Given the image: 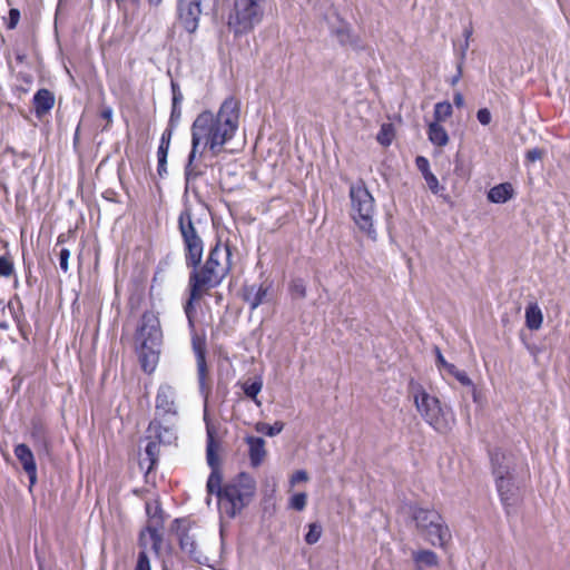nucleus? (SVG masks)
Here are the masks:
<instances>
[{
    "instance_id": "obj_46",
    "label": "nucleus",
    "mask_w": 570,
    "mask_h": 570,
    "mask_svg": "<svg viewBox=\"0 0 570 570\" xmlns=\"http://www.w3.org/2000/svg\"><path fill=\"white\" fill-rule=\"evenodd\" d=\"M170 89H171V96H173L171 102L181 104L184 100V96H183V92L180 90L178 82L171 80Z\"/></svg>"
},
{
    "instance_id": "obj_11",
    "label": "nucleus",
    "mask_w": 570,
    "mask_h": 570,
    "mask_svg": "<svg viewBox=\"0 0 570 570\" xmlns=\"http://www.w3.org/2000/svg\"><path fill=\"white\" fill-rule=\"evenodd\" d=\"M155 407L157 417L170 420L171 417L177 416V393L171 385L167 383L159 385L156 394Z\"/></svg>"
},
{
    "instance_id": "obj_50",
    "label": "nucleus",
    "mask_w": 570,
    "mask_h": 570,
    "mask_svg": "<svg viewBox=\"0 0 570 570\" xmlns=\"http://www.w3.org/2000/svg\"><path fill=\"white\" fill-rule=\"evenodd\" d=\"M544 151L540 148H532L525 153V163H534L540 160L543 156Z\"/></svg>"
},
{
    "instance_id": "obj_7",
    "label": "nucleus",
    "mask_w": 570,
    "mask_h": 570,
    "mask_svg": "<svg viewBox=\"0 0 570 570\" xmlns=\"http://www.w3.org/2000/svg\"><path fill=\"white\" fill-rule=\"evenodd\" d=\"M267 0H235L228 17V28L235 36L252 31L262 22Z\"/></svg>"
},
{
    "instance_id": "obj_29",
    "label": "nucleus",
    "mask_w": 570,
    "mask_h": 570,
    "mask_svg": "<svg viewBox=\"0 0 570 570\" xmlns=\"http://www.w3.org/2000/svg\"><path fill=\"white\" fill-rule=\"evenodd\" d=\"M412 559L415 564L426 566V567H436L439 564V558L436 553L432 550H417L413 551Z\"/></svg>"
},
{
    "instance_id": "obj_24",
    "label": "nucleus",
    "mask_w": 570,
    "mask_h": 570,
    "mask_svg": "<svg viewBox=\"0 0 570 570\" xmlns=\"http://www.w3.org/2000/svg\"><path fill=\"white\" fill-rule=\"evenodd\" d=\"M513 187L510 183H501L488 191V200L493 204H504L513 197Z\"/></svg>"
},
{
    "instance_id": "obj_38",
    "label": "nucleus",
    "mask_w": 570,
    "mask_h": 570,
    "mask_svg": "<svg viewBox=\"0 0 570 570\" xmlns=\"http://www.w3.org/2000/svg\"><path fill=\"white\" fill-rule=\"evenodd\" d=\"M188 293H189V297L184 305V312H185L186 316L196 314L195 302L200 299L203 297V295L205 294L199 291L197 293H194V288H188Z\"/></svg>"
},
{
    "instance_id": "obj_45",
    "label": "nucleus",
    "mask_w": 570,
    "mask_h": 570,
    "mask_svg": "<svg viewBox=\"0 0 570 570\" xmlns=\"http://www.w3.org/2000/svg\"><path fill=\"white\" fill-rule=\"evenodd\" d=\"M415 165H416L417 169L421 171V174L423 175V177H425V175H429L432 173L430 169V163H429L428 158H425L424 156H417L415 158Z\"/></svg>"
},
{
    "instance_id": "obj_62",
    "label": "nucleus",
    "mask_w": 570,
    "mask_h": 570,
    "mask_svg": "<svg viewBox=\"0 0 570 570\" xmlns=\"http://www.w3.org/2000/svg\"><path fill=\"white\" fill-rule=\"evenodd\" d=\"M17 60H18L19 62H22L23 57H22L21 55H17Z\"/></svg>"
},
{
    "instance_id": "obj_55",
    "label": "nucleus",
    "mask_w": 570,
    "mask_h": 570,
    "mask_svg": "<svg viewBox=\"0 0 570 570\" xmlns=\"http://www.w3.org/2000/svg\"><path fill=\"white\" fill-rule=\"evenodd\" d=\"M462 75H463V65H461L460 62H456V73L450 79L449 83L452 87H454L462 78Z\"/></svg>"
},
{
    "instance_id": "obj_22",
    "label": "nucleus",
    "mask_w": 570,
    "mask_h": 570,
    "mask_svg": "<svg viewBox=\"0 0 570 570\" xmlns=\"http://www.w3.org/2000/svg\"><path fill=\"white\" fill-rule=\"evenodd\" d=\"M14 454L27 472L30 482V489L36 483V466L33 464V454L26 444H18Z\"/></svg>"
},
{
    "instance_id": "obj_52",
    "label": "nucleus",
    "mask_w": 570,
    "mask_h": 570,
    "mask_svg": "<svg viewBox=\"0 0 570 570\" xmlns=\"http://www.w3.org/2000/svg\"><path fill=\"white\" fill-rule=\"evenodd\" d=\"M146 512L154 520L156 518H159V523L160 524L163 523V519H161L163 510H161V508L158 504H156L155 508H154V511H151L150 503H146Z\"/></svg>"
},
{
    "instance_id": "obj_61",
    "label": "nucleus",
    "mask_w": 570,
    "mask_h": 570,
    "mask_svg": "<svg viewBox=\"0 0 570 570\" xmlns=\"http://www.w3.org/2000/svg\"><path fill=\"white\" fill-rule=\"evenodd\" d=\"M148 2L150 4L158 6L161 2V0H148Z\"/></svg>"
},
{
    "instance_id": "obj_34",
    "label": "nucleus",
    "mask_w": 570,
    "mask_h": 570,
    "mask_svg": "<svg viewBox=\"0 0 570 570\" xmlns=\"http://www.w3.org/2000/svg\"><path fill=\"white\" fill-rule=\"evenodd\" d=\"M146 531L149 534L150 541H151V550L153 552L159 557L161 551V544H163V535L158 531L157 525L148 524L146 527Z\"/></svg>"
},
{
    "instance_id": "obj_64",
    "label": "nucleus",
    "mask_w": 570,
    "mask_h": 570,
    "mask_svg": "<svg viewBox=\"0 0 570 570\" xmlns=\"http://www.w3.org/2000/svg\"><path fill=\"white\" fill-rule=\"evenodd\" d=\"M163 570H167V568H166V567H164V569H163Z\"/></svg>"
},
{
    "instance_id": "obj_23",
    "label": "nucleus",
    "mask_w": 570,
    "mask_h": 570,
    "mask_svg": "<svg viewBox=\"0 0 570 570\" xmlns=\"http://www.w3.org/2000/svg\"><path fill=\"white\" fill-rule=\"evenodd\" d=\"M183 246L186 267H196L199 265L204 255V240L189 244L185 243Z\"/></svg>"
},
{
    "instance_id": "obj_19",
    "label": "nucleus",
    "mask_w": 570,
    "mask_h": 570,
    "mask_svg": "<svg viewBox=\"0 0 570 570\" xmlns=\"http://www.w3.org/2000/svg\"><path fill=\"white\" fill-rule=\"evenodd\" d=\"M434 354L435 364L440 371H445L450 375L454 376L464 386H473L472 380L469 375L464 371L459 370L454 364L449 363L438 346H434Z\"/></svg>"
},
{
    "instance_id": "obj_2",
    "label": "nucleus",
    "mask_w": 570,
    "mask_h": 570,
    "mask_svg": "<svg viewBox=\"0 0 570 570\" xmlns=\"http://www.w3.org/2000/svg\"><path fill=\"white\" fill-rule=\"evenodd\" d=\"M238 101L228 97L215 115L204 110L194 120L191 131V149L199 151L200 156L208 148L213 156H217L225 144L234 136L238 128Z\"/></svg>"
},
{
    "instance_id": "obj_60",
    "label": "nucleus",
    "mask_w": 570,
    "mask_h": 570,
    "mask_svg": "<svg viewBox=\"0 0 570 570\" xmlns=\"http://www.w3.org/2000/svg\"><path fill=\"white\" fill-rule=\"evenodd\" d=\"M186 317H187L188 327L190 328L191 334L196 333V331H195V321H194L195 315H187Z\"/></svg>"
},
{
    "instance_id": "obj_41",
    "label": "nucleus",
    "mask_w": 570,
    "mask_h": 570,
    "mask_svg": "<svg viewBox=\"0 0 570 570\" xmlns=\"http://www.w3.org/2000/svg\"><path fill=\"white\" fill-rule=\"evenodd\" d=\"M134 570H151L150 559L147 551H139Z\"/></svg>"
},
{
    "instance_id": "obj_54",
    "label": "nucleus",
    "mask_w": 570,
    "mask_h": 570,
    "mask_svg": "<svg viewBox=\"0 0 570 570\" xmlns=\"http://www.w3.org/2000/svg\"><path fill=\"white\" fill-rule=\"evenodd\" d=\"M20 19V12L17 9H11L9 12V21H8V28L13 29Z\"/></svg>"
},
{
    "instance_id": "obj_13",
    "label": "nucleus",
    "mask_w": 570,
    "mask_h": 570,
    "mask_svg": "<svg viewBox=\"0 0 570 570\" xmlns=\"http://www.w3.org/2000/svg\"><path fill=\"white\" fill-rule=\"evenodd\" d=\"M191 346L196 356L197 363V375H198V384L202 393L205 392L206 387V376H207V363H206V340L204 336L198 335L197 333L191 334Z\"/></svg>"
},
{
    "instance_id": "obj_30",
    "label": "nucleus",
    "mask_w": 570,
    "mask_h": 570,
    "mask_svg": "<svg viewBox=\"0 0 570 570\" xmlns=\"http://www.w3.org/2000/svg\"><path fill=\"white\" fill-rule=\"evenodd\" d=\"M197 153L198 151H194V149H190L187 158V164L185 165L184 168L186 189L189 187L191 180H195L196 178L204 174L202 170L197 168V166L194 165Z\"/></svg>"
},
{
    "instance_id": "obj_28",
    "label": "nucleus",
    "mask_w": 570,
    "mask_h": 570,
    "mask_svg": "<svg viewBox=\"0 0 570 570\" xmlns=\"http://www.w3.org/2000/svg\"><path fill=\"white\" fill-rule=\"evenodd\" d=\"M55 94L48 89H38V119L55 106Z\"/></svg>"
},
{
    "instance_id": "obj_44",
    "label": "nucleus",
    "mask_w": 570,
    "mask_h": 570,
    "mask_svg": "<svg viewBox=\"0 0 570 570\" xmlns=\"http://www.w3.org/2000/svg\"><path fill=\"white\" fill-rule=\"evenodd\" d=\"M174 130H175L174 127L167 126V128L161 134L158 147H163V148L169 150V146H170V141H171V137H173Z\"/></svg>"
},
{
    "instance_id": "obj_40",
    "label": "nucleus",
    "mask_w": 570,
    "mask_h": 570,
    "mask_svg": "<svg viewBox=\"0 0 570 570\" xmlns=\"http://www.w3.org/2000/svg\"><path fill=\"white\" fill-rule=\"evenodd\" d=\"M307 503V494L305 492H298L291 497L289 508L295 511H303Z\"/></svg>"
},
{
    "instance_id": "obj_47",
    "label": "nucleus",
    "mask_w": 570,
    "mask_h": 570,
    "mask_svg": "<svg viewBox=\"0 0 570 570\" xmlns=\"http://www.w3.org/2000/svg\"><path fill=\"white\" fill-rule=\"evenodd\" d=\"M470 46V41L463 40L460 45L459 49H455L456 55V62H460L461 65H464L466 52Z\"/></svg>"
},
{
    "instance_id": "obj_21",
    "label": "nucleus",
    "mask_w": 570,
    "mask_h": 570,
    "mask_svg": "<svg viewBox=\"0 0 570 570\" xmlns=\"http://www.w3.org/2000/svg\"><path fill=\"white\" fill-rule=\"evenodd\" d=\"M245 441L248 445L250 465L258 468L266 456L265 440L261 436L248 435Z\"/></svg>"
},
{
    "instance_id": "obj_59",
    "label": "nucleus",
    "mask_w": 570,
    "mask_h": 570,
    "mask_svg": "<svg viewBox=\"0 0 570 570\" xmlns=\"http://www.w3.org/2000/svg\"><path fill=\"white\" fill-rule=\"evenodd\" d=\"M472 33H473L472 27L471 26L465 27L463 29V38H464V40L470 41V38L472 37Z\"/></svg>"
},
{
    "instance_id": "obj_53",
    "label": "nucleus",
    "mask_w": 570,
    "mask_h": 570,
    "mask_svg": "<svg viewBox=\"0 0 570 570\" xmlns=\"http://www.w3.org/2000/svg\"><path fill=\"white\" fill-rule=\"evenodd\" d=\"M308 480L307 472L305 470H297L291 476V484L304 482Z\"/></svg>"
},
{
    "instance_id": "obj_48",
    "label": "nucleus",
    "mask_w": 570,
    "mask_h": 570,
    "mask_svg": "<svg viewBox=\"0 0 570 570\" xmlns=\"http://www.w3.org/2000/svg\"><path fill=\"white\" fill-rule=\"evenodd\" d=\"M13 271V265L10 259L7 257H0V275L1 276H10Z\"/></svg>"
},
{
    "instance_id": "obj_39",
    "label": "nucleus",
    "mask_w": 570,
    "mask_h": 570,
    "mask_svg": "<svg viewBox=\"0 0 570 570\" xmlns=\"http://www.w3.org/2000/svg\"><path fill=\"white\" fill-rule=\"evenodd\" d=\"M167 158H168V149L163 147H158L157 149V174L160 178H164L167 175Z\"/></svg>"
},
{
    "instance_id": "obj_58",
    "label": "nucleus",
    "mask_w": 570,
    "mask_h": 570,
    "mask_svg": "<svg viewBox=\"0 0 570 570\" xmlns=\"http://www.w3.org/2000/svg\"><path fill=\"white\" fill-rule=\"evenodd\" d=\"M100 117L104 119H107L108 121H111L112 118V108L111 107H105L101 112Z\"/></svg>"
},
{
    "instance_id": "obj_5",
    "label": "nucleus",
    "mask_w": 570,
    "mask_h": 570,
    "mask_svg": "<svg viewBox=\"0 0 570 570\" xmlns=\"http://www.w3.org/2000/svg\"><path fill=\"white\" fill-rule=\"evenodd\" d=\"M414 404L423 420L438 432H445L454 423V415L450 407L442 406L438 397L430 395L425 389L411 382Z\"/></svg>"
},
{
    "instance_id": "obj_3",
    "label": "nucleus",
    "mask_w": 570,
    "mask_h": 570,
    "mask_svg": "<svg viewBox=\"0 0 570 570\" xmlns=\"http://www.w3.org/2000/svg\"><path fill=\"white\" fill-rule=\"evenodd\" d=\"M161 337L163 333L158 317L153 312H145L135 335L136 351L145 373H151L156 368Z\"/></svg>"
},
{
    "instance_id": "obj_37",
    "label": "nucleus",
    "mask_w": 570,
    "mask_h": 570,
    "mask_svg": "<svg viewBox=\"0 0 570 570\" xmlns=\"http://www.w3.org/2000/svg\"><path fill=\"white\" fill-rule=\"evenodd\" d=\"M288 289L294 298L303 299L306 296V285L302 278L292 279Z\"/></svg>"
},
{
    "instance_id": "obj_14",
    "label": "nucleus",
    "mask_w": 570,
    "mask_h": 570,
    "mask_svg": "<svg viewBox=\"0 0 570 570\" xmlns=\"http://www.w3.org/2000/svg\"><path fill=\"white\" fill-rule=\"evenodd\" d=\"M230 246L228 244L223 245L220 239H217L215 245L210 247L204 265L216 273H224L225 264L230 263Z\"/></svg>"
},
{
    "instance_id": "obj_20",
    "label": "nucleus",
    "mask_w": 570,
    "mask_h": 570,
    "mask_svg": "<svg viewBox=\"0 0 570 570\" xmlns=\"http://www.w3.org/2000/svg\"><path fill=\"white\" fill-rule=\"evenodd\" d=\"M148 439H155L160 444H171L176 440V432L171 426H164L161 422L155 417L148 425Z\"/></svg>"
},
{
    "instance_id": "obj_36",
    "label": "nucleus",
    "mask_w": 570,
    "mask_h": 570,
    "mask_svg": "<svg viewBox=\"0 0 570 570\" xmlns=\"http://www.w3.org/2000/svg\"><path fill=\"white\" fill-rule=\"evenodd\" d=\"M323 533V528L318 522H312L308 524V531L304 537L307 544L312 546L318 542Z\"/></svg>"
},
{
    "instance_id": "obj_4",
    "label": "nucleus",
    "mask_w": 570,
    "mask_h": 570,
    "mask_svg": "<svg viewBox=\"0 0 570 570\" xmlns=\"http://www.w3.org/2000/svg\"><path fill=\"white\" fill-rule=\"evenodd\" d=\"M410 515L419 534L433 547L445 548L452 540L449 525L435 509L411 505Z\"/></svg>"
},
{
    "instance_id": "obj_57",
    "label": "nucleus",
    "mask_w": 570,
    "mask_h": 570,
    "mask_svg": "<svg viewBox=\"0 0 570 570\" xmlns=\"http://www.w3.org/2000/svg\"><path fill=\"white\" fill-rule=\"evenodd\" d=\"M453 104L458 108L463 107V105H464V97H463V95L460 91L454 92V95H453Z\"/></svg>"
},
{
    "instance_id": "obj_17",
    "label": "nucleus",
    "mask_w": 570,
    "mask_h": 570,
    "mask_svg": "<svg viewBox=\"0 0 570 570\" xmlns=\"http://www.w3.org/2000/svg\"><path fill=\"white\" fill-rule=\"evenodd\" d=\"M181 519H175L171 524V530L177 531L179 548L183 552L187 553L193 560L200 562L202 553L197 550V543L193 535L187 530H180L179 523Z\"/></svg>"
},
{
    "instance_id": "obj_25",
    "label": "nucleus",
    "mask_w": 570,
    "mask_h": 570,
    "mask_svg": "<svg viewBox=\"0 0 570 570\" xmlns=\"http://www.w3.org/2000/svg\"><path fill=\"white\" fill-rule=\"evenodd\" d=\"M428 138L432 145L444 147L449 142V135L445 128L438 122H430L428 126Z\"/></svg>"
},
{
    "instance_id": "obj_56",
    "label": "nucleus",
    "mask_w": 570,
    "mask_h": 570,
    "mask_svg": "<svg viewBox=\"0 0 570 570\" xmlns=\"http://www.w3.org/2000/svg\"><path fill=\"white\" fill-rule=\"evenodd\" d=\"M146 528L142 529L138 535V546L141 548L140 551H146L147 550V540H146Z\"/></svg>"
},
{
    "instance_id": "obj_42",
    "label": "nucleus",
    "mask_w": 570,
    "mask_h": 570,
    "mask_svg": "<svg viewBox=\"0 0 570 570\" xmlns=\"http://www.w3.org/2000/svg\"><path fill=\"white\" fill-rule=\"evenodd\" d=\"M181 118V104L171 102V111L168 126L176 128Z\"/></svg>"
},
{
    "instance_id": "obj_49",
    "label": "nucleus",
    "mask_w": 570,
    "mask_h": 570,
    "mask_svg": "<svg viewBox=\"0 0 570 570\" xmlns=\"http://www.w3.org/2000/svg\"><path fill=\"white\" fill-rule=\"evenodd\" d=\"M476 119L483 126L489 125L492 119L491 111L488 108H480L476 111Z\"/></svg>"
},
{
    "instance_id": "obj_33",
    "label": "nucleus",
    "mask_w": 570,
    "mask_h": 570,
    "mask_svg": "<svg viewBox=\"0 0 570 570\" xmlns=\"http://www.w3.org/2000/svg\"><path fill=\"white\" fill-rule=\"evenodd\" d=\"M159 444L160 443H158L156 440H149L145 448L146 459L149 461L147 466L148 472L151 471L158 462Z\"/></svg>"
},
{
    "instance_id": "obj_10",
    "label": "nucleus",
    "mask_w": 570,
    "mask_h": 570,
    "mask_svg": "<svg viewBox=\"0 0 570 570\" xmlns=\"http://www.w3.org/2000/svg\"><path fill=\"white\" fill-rule=\"evenodd\" d=\"M489 455L494 481L518 475L517 459L511 452L497 448L490 450Z\"/></svg>"
},
{
    "instance_id": "obj_12",
    "label": "nucleus",
    "mask_w": 570,
    "mask_h": 570,
    "mask_svg": "<svg viewBox=\"0 0 570 570\" xmlns=\"http://www.w3.org/2000/svg\"><path fill=\"white\" fill-rule=\"evenodd\" d=\"M202 0H178L177 11L178 19L184 29L194 33L198 28Z\"/></svg>"
},
{
    "instance_id": "obj_35",
    "label": "nucleus",
    "mask_w": 570,
    "mask_h": 570,
    "mask_svg": "<svg viewBox=\"0 0 570 570\" xmlns=\"http://www.w3.org/2000/svg\"><path fill=\"white\" fill-rule=\"evenodd\" d=\"M394 128L392 124H383L377 132L376 140L380 145L387 147L392 144Z\"/></svg>"
},
{
    "instance_id": "obj_43",
    "label": "nucleus",
    "mask_w": 570,
    "mask_h": 570,
    "mask_svg": "<svg viewBox=\"0 0 570 570\" xmlns=\"http://www.w3.org/2000/svg\"><path fill=\"white\" fill-rule=\"evenodd\" d=\"M424 180L429 189L435 195H438L441 190L444 189V187L440 186L439 179L433 173L425 175Z\"/></svg>"
},
{
    "instance_id": "obj_32",
    "label": "nucleus",
    "mask_w": 570,
    "mask_h": 570,
    "mask_svg": "<svg viewBox=\"0 0 570 570\" xmlns=\"http://www.w3.org/2000/svg\"><path fill=\"white\" fill-rule=\"evenodd\" d=\"M284 429V423L281 421H276L274 424H268L265 422H257L255 424V430L258 433L267 435L269 438L276 436Z\"/></svg>"
},
{
    "instance_id": "obj_8",
    "label": "nucleus",
    "mask_w": 570,
    "mask_h": 570,
    "mask_svg": "<svg viewBox=\"0 0 570 570\" xmlns=\"http://www.w3.org/2000/svg\"><path fill=\"white\" fill-rule=\"evenodd\" d=\"M189 268L191 271L188 277V288H194V293L198 291L206 293L208 289L215 288L223 283L232 269V263L225 264L224 273H216L206 265H202V263L196 267Z\"/></svg>"
},
{
    "instance_id": "obj_27",
    "label": "nucleus",
    "mask_w": 570,
    "mask_h": 570,
    "mask_svg": "<svg viewBox=\"0 0 570 570\" xmlns=\"http://www.w3.org/2000/svg\"><path fill=\"white\" fill-rule=\"evenodd\" d=\"M242 390L244 394L254 401L257 406H261L262 402L258 400V394L263 389V380L261 376L254 377L253 380H247L242 383Z\"/></svg>"
},
{
    "instance_id": "obj_16",
    "label": "nucleus",
    "mask_w": 570,
    "mask_h": 570,
    "mask_svg": "<svg viewBox=\"0 0 570 570\" xmlns=\"http://www.w3.org/2000/svg\"><path fill=\"white\" fill-rule=\"evenodd\" d=\"M331 33L343 47L348 46L356 51L364 49L363 42L357 36L353 35L351 26L345 21L341 20L336 26H333L331 28Z\"/></svg>"
},
{
    "instance_id": "obj_51",
    "label": "nucleus",
    "mask_w": 570,
    "mask_h": 570,
    "mask_svg": "<svg viewBox=\"0 0 570 570\" xmlns=\"http://www.w3.org/2000/svg\"><path fill=\"white\" fill-rule=\"evenodd\" d=\"M70 257V250L62 248L59 253V266L63 272L68 271V261Z\"/></svg>"
},
{
    "instance_id": "obj_1",
    "label": "nucleus",
    "mask_w": 570,
    "mask_h": 570,
    "mask_svg": "<svg viewBox=\"0 0 570 570\" xmlns=\"http://www.w3.org/2000/svg\"><path fill=\"white\" fill-rule=\"evenodd\" d=\"M218 443L215 440L214 431L207 425L206 459L210 473L206 482V490L209 495H216L217 507L220 514L234 519L252 501L255 490V480L246 472L238 473L233 480L222 484L219 471Z\"/></svg>"
},
{
    "instance_id": "obj_63",
    "label": "nucleus",
    "mask_w": 570,
    "mask_h": 570,
    "mask_svg": "<svg viewBox=\"0 0 570 570\" xmlns=\"http://www.w3.org/2000/svg\"><path fill=\"white\" fill-rule=\"evenodd\" d=\"M415 570H423L421 566L416 564V569Z\"/></svg>"
},
{
    "instance_id": "obj_31",
    "label": "nucleus",
    "mask_w": 570,
    "mask_h": 570,
    "mask_svg": "<svg viewBox=\"0 0 570 570\" xmlns=\"http://www.w3.org/2000/svg\"><path fill=\"white\" fill-rule=\"evenodd\" d=\"M453 112V107L449 101H440L434 105V121L441 124L445 121L449 117H451Z\"/></svg>"
},
{
    "instance_id": "obj_15",
    "label": "nucleus",
    "mask_w": 570,
    "mask_h": 570,
    "mask_svg": "<svg viewBox=\"0 0 570 570\" xmlns=\"http://www.w3.org/2000/svg\"><path fill=\"white\" fill-rule=\"evenodd\" d=\"M177 225L179 234L181 236L183 244L203 240L197 228L195 227L193 220V213L189 207H185L180 212V214L178 215Z\"/></svg>"
},
{
    "instance_id": "obj_6",
    "label": "nucleus",
    "mask_w": 570,
    "mask_h": 570,
    "mask_svg": "<svg viewBox=\"0 0 570 570\" xmlns=\"http://www.w3.org/2000/svg\"><path fill=\"white\" fill-rule=\"evenodd\" d=\"M351 218L355 225L372 239L376 238L374 228L375 199L363 179L350 185Z\"/></svg>"
},
{
    "instance_id": "obj_26",
    "label": "nucleus",
    "mask_w": 570,
    "mask_h": 570,
    "mask_svg": "<svg viewBox=\"0 0 570 570\" xmlns=\"http://www.w3.org/2000/svg\"><path fill=\"white\" fill-rule=\"evenodd\" d=\"M543 322L542 312L537 303H530L525 307V325L531 331H537Z\"/></svg>"
},
{
    "instance_id": "obj_18",
    "label": "nucleus",
    "mask_w": 570,
    "mask_h": 570,
    "mask_svg": "<svg viewBox=\"0 0 570 570\" xmlns=\"http://www.w3.org/2000/svg\"><path fill=\"white\" fill-rule=\"evenodd\" d=\"M271 285L262 283L261 285L250 284L243 286V301L248 304L252 311L262 305L267 296Z\"/></svg>"
},
{
    "instance_id": "obj_9",
    "label": "nucleus",
    "mask_w": 570,
    "mask_h": 570,
    "mask_svg": "<svg viewBox=\"0 0 570 570\" xmlns=\"http://www.w3.org/2000/svg\"><path fill=\"white\" fill-rule=\"evenodd\" d=\"M494 482L507 515L515 514L517 508L521 502V482L519 476H509Z\"/></svg>"
}]
</instances>
